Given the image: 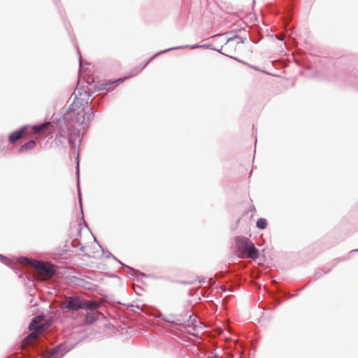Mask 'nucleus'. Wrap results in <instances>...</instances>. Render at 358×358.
Segmentation results:
<instances>
[{"label":"nucleus","mask_w":358,"mask_h":358,"mask_svg":"<svg viewBox=\"0 0 358 358\" xmlns=\"http://www.w3.org/2000/svg\"><path fill=\"white\" fill-rule=\"evenodd\" d=\"M66 351L64 352L62 355H64V354H66Z\"/></svg>","instance_id":"nucleus-23"},{"label":"nucleus","mask_w":358,"mask_h":358,"mask_svg":"<svg viewBox=\"0 0 358 358\" xmlns=\"http://www.w3.org/2000/svg\"><path fill=\"white\" fill-rule=\"evenodd\" d=\"M120 264H122L127 269V273L130 274L131 275H132L131 273L135 272V270H134L131 267L123 264L122 262H120Z\"/></svg>","instance_id":"nucleus-15"},{"label":"nucleus","mask_w":358,"mask_h":358,"mask_svg":"<svg viewBox=\"0 0 358 358\" xmlns=\"http://www.w3.org/2000/svg\"><path fill=\"white\" fill-rule=\"evenodd\" d=\"M236 246L237 251L247 257L256 259L259 257V250L255 248L254 243L248 238L238 236L236 238Z\"/></svg>","instance_id":"nucleus-2"},{"label":"nucleus","mask_w":358,"mask_h":358,"mask_svg":"<svg viewBox=\"0 0 358 358\" xmlns=\"http://www.w3.org/2000/svg\"><path fill=\"white\" fill-rule=\"evenodd\" d=\"M208 48L209 45H192V46H189V45H183V46H177V47H173V48H168V49H166L164 50H162L160 51L159 52L155 54V55H153L145 64L144 66H143V68H144L155 56L159 55V54H162V53H164V52H168V51H170V50H178V49H182V48H191L192 49H194V48Z\"/></svg>","instance_id":"nucleus-7"},{"label":"nucleus","mask_w":358,"mask_h":358,"mask_svg":"<svg viewBox=\"0 0 358 358\" xmlns=\"http://www.w3.org/2000/svg\"><path fill=\"white\" fill-rule=\"evenodd\" d=\"M243 43L244 40L242 37L238 36V35H235L231 38H229L227 40L225 44L222 45L220 49L215 50L224 55L239 61L237 58L233 57L231 54L234 53L236 48Z\"/></svg>","instance_id":"nucleus-3"},{"label":"nucleus","mask_w":358,"mask_h":358,"mask_svg":"<svg viewBox=\"0 0 358 358\" xmlns=\"http://www.w3.org/2000/svg\"><path fill=\"white\" fill-rule=\"evenodd\" d=\"M208 358H216V357H208Z\"/></svg>","instance_id":"nucleus-24"},{"label":"nucleus","mask_w":358,"mask_h":358,"mask_svg":"<svg viewBox=\"0 0 358 358\" xmlns=\"http://www.w3.org/2000/svg\"><path fill=\"white\" fill-rule=\"evenodd\" d=\"M25 129H26V127H23L20 128V129H18L17 131H15L13 133H11L9 135V138H8V140H9L10 143H13L15 141H17V140H19L22 137V136L24 134Z\"/></svg>","instance_id":"nucleus-8"},{"label":"nucleus","mask_w":358,"mask_h":358,"mask_svg":"<svg viewBox=\"0 0 358 358\" xmlns=\"http://www.w3.org/2000/svg\"><path fill=\"white\" fill-rule=\"evenodd\" d=\"M0 261L8 266L10 265L12 263L9 259L2 255H0Z\"/></svg>","instance_id":"nucleus-14"},{"label":"nucleus","mask_w":358,"mask_h":358,"mask_svg":"<svg viewBox=\"0 0 358 358\" xmlns=\"http://www.w3.org/2000/svg\"><path fill=\"white\" fill-rule=\"evenodd\" d=\"M356 252H358V250H355Z\"/></svg>","instance_id":"nucleus-25"},{"label":"nucleus","mask_w":358,"mask_h":358,"mask_svg":"<svg viewBox=\"0 0 358 358\" xmlns=\"http://www.w3.org/2000/svg\"><path fill=\"white\" fill-rule=\"evenodd\" d=\"M123 80H124V79H119V80H116V81H114V82L110 83H108V84H106V85H113V84H114V83H117V82H122V81H123Z\"/></svg>","instance_id":"nucleus-16"},{"label":"nucleus","mask_w":358,"mask_h":358,"mask_svg":"<svg viewBox=\"0 0 358 358\" xmlns=\"http://www.w3.org/2000/svg\"><path fill=\"white\" fill-rule=\"evenodd\" d=\"M64 306L68 310L73 311L83 309V301L76 296L69 297L65 302Z\"/></svg>","instance_id":"nucleus-6"},{"label":"nucleus","mask_w":358,"mask_h":358,"mask_svg":"<svg viewBox=\"0 0 358 358\" xmlns=\"http://www.w3.org/2000/svg\"><path fill=\"white\" fill-rule=\"evenodd\" d=\"M83 309L96 310L99 305L94 301H83Z\"/></svg>","instance_id":"nucleus-9"},{"label":"nucleus","mask_w":358,"mask_h":358,"mask_svg":"<svg viewBox=\"0 0 358 358\" xmlns=\"http://www.w3.org/2000/svg\"><path fill=\"white\" fill-rule=\"evenodd\" d=\"M32 267H34L40 274L43 275L45 278H50L55 273L52 265L38 261H34L32 263Z\"/></svg>","instance_id":"nucleus-5"},{"label":"nucleus","mask_w":358,"mask_h":358,"mask_svg":"<svg viewBox=\"0 0 358 358\" xmlns=\"http://www.w3.org/2000/svg\"><path fill=\"white\" fill-rule=\"evenodd\" d=\"M64 119L68 124L75 126L85 124L89 122L90 118V115L86 117L82 104L74 101L64 115Z\"/></svg>","instance_id":"nucleus-1"},{"label":"nucleus","mask_w":358,"mask_h":358,"mask_svg":"<svg viewBox=\"0 0 358 358\" xmlns=\"http://www.w3.org/2000/svg\"><path fill=\"white\" fill-rule=\"evenodd\" d=\"M79 201H80V208L82 209L81 195H80V192H79Z\"/></svg>","instance_id":"nucleus-19"},{"label":"nucleus","mask_w":358,"mask_h":358,"mask_svg":"<svg viewBox=\"0 0 358 358\" xmlns=\"http://www.w3.org/2000/svg\"><path fill=\"white\" fill-rule=\"evenodd\" d=\"M105 89H106L107 91H108V90L110 89V87H108V88H106V87Z\"/></svg>","instance_id":"nucleus-22"},{"label":"nucleus","mask_w":358,"mask_h":358,"mask_svg":"<svg viewBox=\"0 0 358 358\" xmlns=\"http://www.w3.org/2000/svg\"><path fill=\"white\" fill-rule=\"evenodd\" d=\"M79 62H80V65H81V57H80V55H79Z\"/></svg>","instance_id":"nucleus-21"},{"label":"nucleus","mask_w":358,"mask_h":358,"mask_svg":"<svg viewBox=\"0 0 358 358\" xmlns=\"http://www.w3.org/2000/svg\"><path fill=\"white\" fill-rule=\"evenodd\" d=\"M49 125L50 122H44L38 125H35L33 127V131L35 134L42 133Z\"/></svg>","instance_id":"nucleus-10"},{"label":"nucleus","mask_w":358,"mask_h":358,"mask_svg":"<svg viewBox=\"0 0 358 358\" xmlns=\"http://www.w3.org/2000/svg\"><path fill=\"white\" fill-rule=\"evenodd\" d=\"M62 345H59V346H57V348L54 351H52V354H55L57 350H59V349H61V348H62Z\"/></svg>","instance_id":"nucleus-17"},{"label":"nucleus","mask_w":358,"mask_h":358,"mask_svg":"<svg viewBox=\"0 0 358 358\" xmlns=\"http://www.w3.org/2000/svg\"><path fill=\"white\" fill-rule=\"evenodd\" d=\"M36 145V142L34 141H29V142L24 143L20 148V152H24L27 150L32 149Z\"/></svg>","instance_id":"nucleus-11"},{"label":"nucleus","mask_w":358,"mask_h":358,"mask_svg":"<svg viewBox=\"0 0 358 358\" xmlns=\"http://www.w3.org/2000/svg\"><path fill=\"white\" fill-rule=\"evenodd\" d=\"M76 160H77V173H78V175H79V169H78V164H79V162H78V156L77 157Z\"/></svg>","instance_id":"nucleus-18"},{"label":"nucleus","mask_w":358,"mask_h":358,"mask_svg":"<svg viewBox=\"0 0 358 358\" xmlns=\"http://www.w3.org/2000/svg\"><path fill=\"white\" fill-rule=\"evenodd\" d=\"M34 260H31L29 259V258L27 257H20L19 258V262L22 263V264H28V265H31L32 266V263L34 262Z\"/></svg>","instance_id":"nucleus-13"},{"label":"nucleus","mask_w":358,"mask_h":358,"mask_svg":"<svg viewBox=\"0 0 358 358\" xmlns=\"http://www.w3.org/2000/svg\"><path fill=\"white\" fill-rule=\"evenodd\" d=\"M38 320L41 321V320L39 317H36L30 322L29 328L32 332L23 341L24 345H29L32 340L36 339L43 332V327L38 324Z\"/></svg>","instance_id":"nucleus-4"},{"label":"nucleus","mask_w":358,"mask_h":358,"mask_svg":"<svg viewBox=\"0 0 358 358\" xmlns=\"http://www.w3.org/2000/svg\"><path fill=\"white\" fill-rule=\"evenodd\" d=\"M109 256L112 257L115 259H116L115 257L113 256L110 253H108V257H109Z\"/></svg>","instance_id":"nucleus-20"},{"label":"nucleus","mask_w":358,"mask_h":358,"mask_svg":"<svg viewBox=\"0 0 358 358\" xmlns=\"http://www.w3.org/2000/svg\"><path fill=\"white\" fill-rule=\"evenodd\" d=\"M257 227L259 229H264L266 227V225H267V222H266V220L264 218H259L257 221Z\"/></svg>","instance_id":"nucleus-12"}]
</instances>
